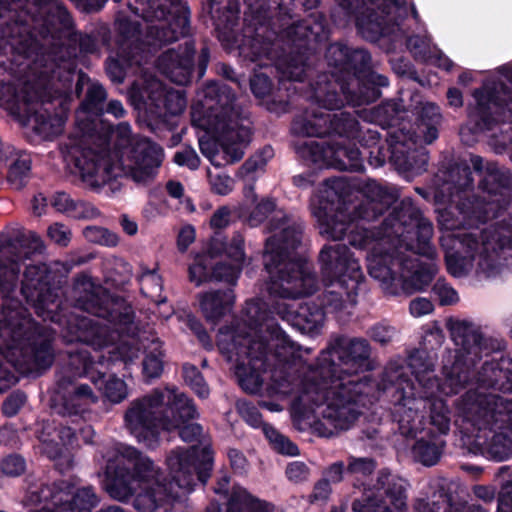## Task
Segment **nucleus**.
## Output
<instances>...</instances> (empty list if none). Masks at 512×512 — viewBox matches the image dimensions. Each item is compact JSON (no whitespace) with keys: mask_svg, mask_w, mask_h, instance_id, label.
Listing matches in <instances>:
<instances>
[{"mask_svg":"<svg viewBox=\"0 0 512 512\" xmlns=\"http://www.w3.org/2000/svg\"><path fill=\"white\" fill-rule=\"evenodd\" d=\"M320 352H371V345L366 338L350 337L342 333H332L327 345Z\"/></svg>","mask_w":512,"mask_h":512,"instance_id":"8fccbe9b","label":"nucleus"},{"mask_svg":"<svg viewBox=\"0 0 512 512\" xmlns=\"http://www.w3.org/2000/svg\"><path fill=\"white\" fill-rule=\"evenodd\" d=\"M131 10L145 21L150 45L161 46L189 34L190 12L182 0H135Z\"/></svg>","mask_w":512,"mask_h":512,"instance_id":"2eb2a0df","label":"nucleus"},{"mask_svg":"<svg viewBox=\"0 0 512 512\" xmlns=\"http://www.w3.org/2000/svg\"><path fill=\"white\" fill-rule=\"evenodd\" d=\"M441 113L437 105L427 103L417 116L416 129L398 128L387 132L389 152L387 161L399 172L422 174L427 170L429 155L425 147L418 145L422 136L425 144H431L439 136Z\"/></svg>","mask_w":512,"mask_h":512,"instance_id":"f8f14e48","label":"nucleus"},{"mask_svg":"<svg viewBox=\"0 0 512 512\" xmlns=\"http://www.w3.org/2000/svg\"><path fill=\"white\" fill-rule=\"evenodd\" d=\"M241 268L239 265L218 263L212 268V279L215 282H224L235 286L240 276Z\"/></svg>","mask_w":512,"mask_h":512,"instance_id":"774afa93","label":"nucleus"},{"mask_svg":"<svg viewBox=\"0 0 512 512\" xmlns=\"http://www.w3.org/2000/svg\"><path fill=\"white\" fill-rule=\"evenodd\" d=\"M367 335L373 342L384 348L394 340L397 330L385 322H378L368 329Z\"/></svg>","mask_w":512,"mask_h":512,"instance_id":"338daca9","label":"nucleus"},{"mask_svg":"<svg viewBox=\"0 0 512 512\" xmlns=\"http://www.w3.org/2000/svg\"><path fill=\"white\" fill-rule=\"evenodd\" d=\"M356 138H358V144L362 148V157L363 159L367 158L369 165L378 168L387 162L389 142L387 138L382 141L378 131L371 129L365 132L360 131Z\"/></svg>","mask_w":512,"mask_h":512,"instance_id":"37998d69","label":"nucleus"},{"mask_svg":"<svg viewBox=\"0 0 512 512\" xmlns=\"http://www.w3.org/2000/svg\"><path fill=\"white\" fill-rule=\"evenodd\" d=\"M134 57L120 53L117 57H109L106 63V72L111 81L122 83L125 79L126 68L138 64Z\"/></svg>","mask_w":512,"mask_h":512,"instance_id":"bf43d9fd","label":"nucleus"},{"mask_svg":"<svg viewBox=\"0 0 512 512\" xmlns=\"http://www.w3.org/2000/svg\"><path fill=\"white\" fill-rule=\"evenodd\" d=\"M74 65L71 60L61 59V65L41 91L35 92L32 109L22 114L27 125L31 126L44 139L51 138L62 132L64 119L58 114H52L47 107L56 96L66 94L74 79Z\"/></svg>","mask_w":512,"mask_h":512,"instance_id":"6ab92c4d","label":"nucleus"},{"mask_svg":"<svg viewBox=\"0 0 512 512\" xmlns=\"http://www.w3.org/2000/svg\"><path fill=\"white\" fill-rule=\"evenodd\" d=\"M353 140L329 141L327 149L329 168L350 172H362L364 170L362 152Z\"/></svg>","mask_w":512,"mask_h":512,"instance_id":"58836bf2","label":"nucleus"},{"mask_svg":"<svg viewBox=\"0 0 512 512\" xmlns=\"http://www.w3.org/2000/svg\"><path fill=\"white\" fill-rule=\"evenodd\" d=\"M326 313L323 307L314 301L299 305L294 315V325L305 333H318L324 325Z\"/></svg>","mask_w":512,"mask_h":512,"instance_id":"a18cd8bd","label":"nucleus"},{"mask_svg":"<svg viewBox=\"0 0 512 512\" xmlns=\"http://www.w3.org/2000/svg\"><path fill=\"white\" fill-rule=\"evenodd\" d=\"M100 499L92 486L75 488L68 480L31 485L23 500L30 512H91Z\"/></svg>","mask_w":512,"mask_h":512,"instance_id":"4468645a","label":"nucleus"},{"mask_svg":"<svg viewBox=\"0 0 512 512\" xmlns=\"http://www.w3.org/2000/svg\"><path fill=\"white\" fill-rule=\"evenodd\" d=\"M84 86H87L85 97L77 111V123L84 135H90L93 128H90L85 121L90 116H101L104 114V101L107 97L104 87L99 83H92L84 73L78 74L75 92L80 96Z\"/></svg>","mask_w":512,"mask_h":512,"instance_id":"473e14b6","label":"nucleus"},{"mask_svg":"<svg viewBox=\"0 0 512 512\" xmlns=\"http://www.w3.org/2000/svg\"><path fill=\"white\" fill-rule=\"evenodd\" d=\"M244 3L247 7L244 26L237 35L233 32L239 14L237 0H209V13L223 45L237 50L239 56L253 63L256 60V0H244Z\"/></svg>","mask_w":512,"mask_h":512,"instance_id":"dca6fc26","label":"nucleus"},{"mask_svg":"<svg viewBox=\"0 0 512 512\" xmlns=\"http://www.w3.org/2000/svg\"><path fill=\"white\" fill-rule=\"evenodd\" d=\"M242 170L245 171L246 184L243 189V199L237 207V212L239 218L248 220L252 224L253 214L256 210V192L253 177V173L256 170V162L247 161L243 165Z\"/></svg>","mask_w":512,"mask_h":512,"instance_id":"de8ad7c7","label":"nucleus"},{"mask_svg":"<svg viewBox=\"0 0 512 512\" xmlns=\"http://www.w3.org/2000/svg\"><path fill=\"white\" fill-rule=\"evenodd\" d=\"M197 299L203 316L214 325L230 314L236 303V295L232 288L201 292Z\"/></svg>","mask_w":512,"mask_h":512,"instance_id":"e433bc0d","label":"nucleus"},{"mask_svg":"<svg viewBox=\"0 0 512 512\" xmlns=\"http://www.w3.org/2000/svg\"><path fill=\"white\" fill-rule=\"evenodd\" d=\"M172 481L166 483L161 469L135 447L119 444L106 463V491L115 500L128 502L139 512L179 500L193 490L196 482L205 484L213 467L209 446L173 449L166 459Z\"/></svg>","mask_w":512,"mask_h":512,"instance_id":"20e7f679","label":"nucleus"},{"mask_svg":"<svg viewBox=\"0 0 512 512\" xmlns=\"http://www.w3.org/2000/svg\"><path fill=\"white\" fill-rule=\"evenodd\" d=\"M189 280L199 287L204 283L213 282L212 270H209L206 256H198L188 269Z\"/></svg>","mask_w":512,"mask_h":512,"instance_id":"69168bd1","label":"nucleus"},{"mask_svg":"<svg viewBox=\"0 0 512 512\" xmlns=\"http://www.w3.org/2000/svg\"><path fill=\"white\" fill-rule=\"evenodd\" d=\"M177 430L180 438L185 442L197 440L202 433L201 425L192 421H178L168 416L164 431Z\"/></svg>","mask_w":512,"mask_h":512,"instance_id":"e2e57ef3","label":"nucleus"},{"mask_svg":"<svg viewBox=\"0 0 512 512\" xmlns=\"http://www.w3.org/2000/svg\"><path fill=\"white\" fill-rule=\"evenodd\" d=\"M311 98L317 104V108L305 110L293 120L292 128L296 133L318 138L335 135L341 140L355 139L358 136L360 123L353 114L346 111L333 114L324 112L321 110L324 107L312 96Z\"/></svg>","mask_w":512,"mask_h":512,"instance_id":"4be33fe9","label":"nucleus"},{"mask_svg":"<svg viewBox=\"0 0 512 512\" xmlns=\"http://www.w3.org/2000/svg\"><path fill=\"white\" fill-rule=\"evenodd\" d=\"M302 352L281 328L279 323L258 320V352Z\"/></svg>","mask_w":512,"mask_h":512,"instance_id":"ea45409f","label":"nucleus"},{"mask_svg":"<svg viewBox=\"0 0 512 512\" xmlns=\"http://www.w3.org/2000/svg\"><path fill=\"white\" fill-rule=\"evenodd\" d=\"M54 354H0V393L18 381V374L39 377L51 368Z\"/></svg>","mask_w":512,"mask_h":512,"instance_id":"cd10ccee","label":"nucleus"},{"mask_svg":"<svg viewBox=\"0 0 512 512\" xmlns=\"http://www.w3.org/2000/svg\"><path fill=\"white\" fill-rule=\"evenodd\" d=\"M489 237L486 232H464L461 234L448 233L440 237V246L444 251L447 271L454 277L466 273V266L477 256H483L489 251Z\"/></svg>","mask_w":512,"mask_h":512,"instance_id":"a878e982","label":"nucleus"},{"mask_svg":"<svg viewBox=\"0 0 512 512\" xmlns=\"http://www.w3.org/2000/svg\"><path fill=\"white\" fill-rule=\"evenodd\" d=\"M48 352V338L43 339L26 310L19 307L9 310L0 321V352L19 349L22 352Z\"/></svg>","mask_w":512,"mask_h":512,"instance_id":"393cba45","label":"nucleus"},{"mask_svg":"<svg viewBox=\"0 0 512 512\" xmlns=\"http://www.w3.org/2000/svg\"><path fill=\"white\" fill-rule=\"evenodd\" d=\"M41 52L42 44L33 36L27 21L10 23L0 18V76L7 71L5 59L9 56L11 63L26 67Z\"/></svg>","mask_w":512,"mask_h":512,"instance_id":"b1692460","label":"nucleus"},{"mask_svg":"<svg viewBox=\"0 0 512 512\" xmlns=\"http://www.w3.org/2000/svg\"><path fill=\"white\" fill-rule=\"evenodd\" d=\"M362 200L351 206L352 189L342 177L327 178L314 209L320 233L332 240L347 239L365 250L369 275L385 294L409 296L424 290L437 269L401 249L428 259L435 257L432 222L423 216L411 197L399 200V191L376 180L361 187Z\"/></svg>","mask_w":512,"mask_h":512,"instance_id":"f257e3e1","label":"nucleus"},{"mask_svg":"<svg viewBox=\"0 0 512 512\" xmlns=\"http://www.w3.org/2000/svg\"><path fill=\"white\" fill-rule=\"evenodd\" d=\"M415 512H489L480 504H468L450 485L440 486L431 501L419 499Z\"/></svg>","mask_w":512,"mask_h":512,"instance_id":"f704fd0d","label":"nucleus"},{"mask_svg":"<svg viewBox=\"0 0 512 512\" xmlns=\"http://www.w3.org/2000/svg\"><path fill=\"white\" fill-rule=\"evenodd\" d=\"M164 413L178 421H192L199 413L194 401L177 388L166 387L162 390Z\"/></svg>","mask_w":512,"mask_h":512,"instance_id":"a19ab883","label":"nucleus"},{"mask_svg":"<svg viewBox=\"0 0 512 512\" xmlns=\"http://www.w3.org/2000/svg\"><path fill=\"white\" fill-rule=\"evenodd\" d=\"M101 354H66L55 372L51 389V407L55 414L84 420L91 412L99 396L88 384L80 379L87 377L94 385L107 374L110 361Z\"/></svg>","mask_w":512,"mask_h":512,"instance_id":"9d476101","label":"nucleus"},{"mask_svg":"<svg viewBox=\"0 0 512 512\" xmlns=\"http://www.w3.org/2000/svg\"><path fill=\"white\" fill-rule=\"evenodd\" d=\"M194 53V43L186 41L185 47L179 46L178 49H168L161 54L157 60V65L172 81L183 84L191 74Z\"/></svg>","mask_w":512,"mask_h":512,"instance_id":"c9c22d12","label":"nucleus"},{"mask_svg":"<svg viewBox=\"0 0 512 512\" xmlns=\"http://www.w3.org/2000/svg\"><path fill=\"white\" fill-rule=\"evenodd\" d=\"M403 112L402 104L396 100L383 101L374 109L376 118L389 127H394L398 123Z\"/></svg>","mask_w":512,"mask_h":512,"instance_id":"680f3d73","label":"nucleus"},{"mask_svg":"<svg viewBox=\"0 0 512 512\" xmlns=\"http://www.w3.org/2000/svg\"><path fill=\"white\" fill-rule=\"evenodd\" d=\"M332 355L319 354L303 376L290 363L271 371V389L276 394L299 392L291 403L294 420L310 419L316 408L326 404L333 417L354 422L360 414L354 406L366 407L375 399V380L360 375L371 370L370 354H337L339 363Z\"/></svg>","mask_w":512,"mask_h":512,"instance_id":"7ed1b4c3","label":"nucleus"},{"mask_svg":"<svg viewBox=\"0 0 512 512\" xmlns=\"http://www.w3.org/2000/svg\"><path fill=\"white\" fill-rule=\"evenodd\" d=\"M182 377L186 385H188L199 398L207 399L209 397V386L195 365L184 363L182 366Z\"/></svg>","mask_w":512,"mask_h":512,"instance_id":"13d9d810","label":"nucleus"},{"mask_svg":"<svg viewBox=\"0 0 512 512\" xmlns=\"http://www.w3.org/2000/svg\"><path fill=\"white\" fill-rule=\"evenodd\" d=\"M51 272L47 264H30L25 268L21 286L22 295L41 317L58 308L59 289L50 284Z\"/></svg>","mask_w":512,"mask_h":512,"instance_id":"bb28decb","label":"nucleus"},{"mask_svg":"<svg viewBox=\"0 0 512 512\" xmlns=\"http://www.w3.org/2000/svg\"><path fill=\"white\" fill-rule=\"evenodd\" d=\"M447 328L456 346L454 352H504L506 341L500 337L487 336L481 328L467 320H453L447 322Z\"/></svg>","mask_w":512,"mask_h":512,"instance_id":"c756f323","label":"nucleus"},{"mask_svg":"<svg viewBox=\"0 0 512 512\" xmlns=\"http://www.w3.org/2000/svg\"><path fill=\"white\" fill-rule=\"evenodd\" d=\"M443 184L435 191L436 203H453L459 200L457 209L464 216H469L473 211L472 203L462 201V194L473 189L474 179L470 165L465 162H456L443 171Z\"/></svg>","mask_w":512,"mask_h":512,"instance_id":"c85d7f7f","label":"nucleus"},{"mask_svg":"<svg viewBox=\"0 0 512 512\" xmlns=\"http://www.w3.org/2000/svg\"><path fill=\"white\" fill-rule=\"evenodd\" d=\"M319 263L324 285L338 288L326 290L319 299L325 313L341 311L346 301L355 305L365 276L349 247L341 243L325 245L319 253Z\"/></svg>","mask_w":512,"mask_h":512,"instance_id":"ddd939ff","label":"nucleus"},{"mask_svg":"<svg viewBox=\"0 0 512 512\" xmlns=\"http://www.w3.org/2000/svg\"><path fill=\"white\" fill-rule=\"evenodd\" d=\"M511 86L501 83L483 86L473 91L475 104L467 107V121L460 128L462 138L494 130L504 121L506 114L512 116V68L506 75Z\"/></svg>","mask_w":512,"mask_h":512,"instance_id":"f3484780","label":"nucleus"},{"mask_svg":"<svg viewBox=\"0 0 512 512\" xmlns=\"http://www.w3.org/2000/svg\"><path fill=\"white\" fill-rule=\"evenodd\" d=\"M38 438L41 442V451L48 458L56 460L64 455L67 446L75 442L76 429L62 424L57 427L54 422L45 421L38 431Z\"/></svg>","mask_w":512,"mask_h":512,"instance_id":"4c0bfd02","label":"nucleus"},{"mask_svg":"<svg viewBox=\"0 0 512 512\" xmlns=\"http://www.w3.org/2000/svg\"><path fill=\"white\" fill-rule=\"evenodd\" d=\"M163 156L162 148L145 138L136 140L131 148L112 152L106 137L99 144H92L89 137L71 145L65 159L87 187L98 189L122 176L138 184L151 182Z\"/></svg>","mask_w":512,"mask_h":512,"instance_id":"6e6552de","label":"nucleus"},{"mask_svg":"<svg viewBox=\"0 0 512 512\" xmlns=\"http://www.w3.org/2000/svg\"><path fill=\"white\" fill-rule=\"evenodd\" d=\"M319 4L320 0H258V28L267 26L275 39L287 46L276 63L279 84L309 80L312 97L328 110L341 109L345 103L356 107L376 102L389 79L373 70L367 49L350 47L342 41L330 43L325 59L335 71L318 72L312 78L310 56L329 38L326 17L317 12L290 22L299 11L309 12Z\"/></svg>","mask_w":512,"mask_h":512,"instance_id":"f03ea898","label":"nucleus"},{"mask_svg":"<svg viewBox=\"0 0 512 512\" xmlns=\"http://www.w3.org/2000/svg\"><path fill=\"white\" fill-rule=\"evenodd\" d=\"M168 416L164 413L162 390L133 400L124 414L126 429L138 443L154 449L159 445Z\"/></svg>","mask_w":512,"mask_h":512,"instance_id":"aec40b11","label":"nucleus"},{"mask_svg":"<svg viewBox=\"0 0 512 512\" xmlns=\"http://www.w3.org/2000/svg\"><path fill=\"white\" fill-rule=\"evenodd\" d=\"M272 81L271 79L263 72H258V107L263 106L265 104L266 110L277 115L282 113H286L289 109V101L288 100H267L265 101V96L272 89Z\"/></svg>","mask_w":512,"mask_h":512,"instance_id":"4d7b16f0","label":"nucleus"},{"mask_svg":"<svg viewBox=\"0 0 512 512\" xmlns=\"http://www.w3.org/2000/svg\"><path fill=\"white\" fill-rule=\"evenodd\" d=\"M478 189L490 196L510 194L512 191L511 171L499 167L497 163H487L483 178L478 183Z\"/></svg>","mask_w":512,"mask_h":512,"instance_id":"79ce46f5","label":"nucleus"},{"mask_svg":"<svg viewBox=\"0 0 512 512\" xmlns=\"http://www.w3.org/2000/svg\"><path fill=\"white\" fill-rule=\"evenodd\" d=\"M347 16L355 18L358 33L367 41L377 42L381 37L390 34L396 26H392L387 16L370 4L355 11L344 10Z\"/></svg>","mask_w":512,"mask_h":512,"instance_id":"72a5a7b5","label":"nucleus"},{"mask_svg":"<svg viewBox=\"0 0 512 512\" xmlns=\"http://www.w3.org/2000/svg\"><path fill=\"white\" fill-rule=\"evenodd\" d=\"M234 373L239 386L249 394L256 393V368L253 354H235Z\"/></svg>","mask_w":512,"mask_h":512,"instance_id":"3c124183","label":"nucleus"},{"mask_svg":"<svg viewBox=\"0 0 512 512\" xmlns=\"http://www.w3.org/2000/svg\"><path fill=\"white\" fill-rule=\"evenodd\" d=\"M375 389L382 391L394 405L392 417L400 435L406 440H415L411 447L414 461L426 467L436 465L446 446L442 436L450 431L451 410L448 405L443 400L431 404L429 427L426 428V416L420 409L423 400L416 398L415 383L402 366H387L381 381H375Z\"/></svg>","mask_w":512,"mask_h":512,"instance_id":"0eeeda50","label":"nucleus"},{"mask_svg":"<svg viewBox=\"0 0 512 512\" xmlns=\"http://www.w3.org/2000/svg\"><path fill=\"white\" fill-rule=\"evenodd\" d=\"M258 427H261L265 438L274 451L287 456L299 455L300 452L298 446L288 437L281 434L272 425L265 422L260 423L258 421Z\"/></svg>","mask_w":512,"mask_h":512,"instance_id":"5fc2aeb1","label":"nucleus"},{"mask_svg":"<svg viewBox=\"0 0 512 512\" xmlns=\"http://www.w3.org/2000/svg\"><path fill=\"white\" fill-rule=\"evenodd\" d=\"M61 56L56 52H41L20 69L25 72V80L14 83H0V104L12 114L21 117L31 110L35 92L41 91L56 70L61 65Z\"/></svg>","mask_w":512,"mask_h":512,"instance_id":"a211bd4d","label":"nucleus"},{"mask_svg":"<svg viewBox=\"0 0 512 512\" xmlns=\"http://www.w3.org/2000/svg\"><path fill=\"white\" fill-rule=\"evenodd\" d=\"M75 306L87 313L102 318L118 328L111 330L92 319L80 320V329L85 334L80 339L99 348L122 344L134 352H158L162 343L157 335L147 329H139L134 323V311L130 304L119 297H112L101 286H95L88 276H79L73 286Z\"/></svg>","mask_w":512,"mask_h":512,"instance_id":"1a4fd4ad","label":"nucleus"},{"mask_svg":"<svg viewBox=\"0 0 512 512\" xmlns=\"http://www.w3.org/2000/svg\"><path fill=\"white\" fill-rule=\"evenodd\" d=\"M14 2H26L31 3L39 12L45 13L48 15L47 19H39L35 15L25 14L24 16L19 15L17 18H13L12 16L3 17L7 22L13 23L14 21L25 22L27 21L30 24L31 31L33 36L37 38L35 31L39 29V34L44 35L49 32L48 26L54 25L55 22H59L63 27L68 28L72 19L70 13L66 9V7L59 0H13Z\"/></svg>","mask_w":512,"mask_h":512,"instance_id":"2f4dec72","label":"nucleus"},{"mask_svg":"<svg viewBox=\"0 0 512 512\" xmlns=\"http://www.w3.org/2000/svg\"><path fill=\"white\" fill-rule=\"evenodd\" d=\"M255 327L256 301L251 298L245 302L240 320L235 319L230 325H225L218 330L216 341L220 352H232L240 348L250 349Z\"/></svg>","mask_w":512,"mask_h":512,"instance_id":"7c9ffc66","label":"nucleus"},{"mask_svg":"<svg viewBox=\"0 0 512 512\" xmlns=\"http://www.w3.org/2000/svg\"><path fill=\"white\" fill-rule=\"evenodd\" d=\"M227 512H256V505L247 491L237 486L228 496Z\"/></svg>","mask_w":512,"mask_h":512,"instance_id":"052dcab7","label":"nucleus"},{"mask_svg":"<svg viewBox=\"0 0 512 512\" xmlns=\"http://www.w3.org/2000/svg\"><path fill=\"white\" fill-rule=\"evenodd\" d=\"M273 216L265 232L272 233L264 244L263 264L269 275V294L284 299H298L317 291V276L307 259L297 253L302 244L304 225L283 210H277L274 198L258 201V224Z\"/></svg>","mask_w":512,"mask_h":512,"instance_id":"423d86ee","label":"nucleus"},{"mask_svg":"<svg viewBox=\"0 0 512 512\" xmlns=\"http://www.w3.org/2000/svg\"><path fill=\"white\" fill-rule=\"evenodd\" d=\"M328 145L329 141L304 140L295 145V152L307 166L318 169L329 168Z\"/></svg>","mask_w":512,"mask_h":512,"instance_id":"49530a36","label":"nucleus"},{"mask_svg":"<svg viewBox=\"0 0 512 512\" xmlns=\"http://www.w3.org/2000/svg\"><path fill=\"white\" fill-rule=\"evenodd\" d=\"M51 205L58 211L76 219H93L99 216V211L92 204L72 198L66 192H56Z\"/></svg>","mask_w":512,"mask_h":512,"instance_id":"c03bdc74","label":"nucleus"},{"mask_svg":"<svg viewBox=\"0 0 512 512\" xmlns=\"http://www.w3.org/2000/svg\"><path fill=\"white\" fill-rule=\"evenodd\" d=\"M84 237L91 243L107 247H115L119 243L117 233L100 226H88L83 230Z\"/></svg>","mask_w":512,"mask_h":512,"instance_id":"0e129e2a","label":"nucleus"},{"mask_svg":"<svg viewBox=\"0 0 512 512\" xmlns=\"http://www.w3.org/2000/svg\"><path fill=\"white\" fill-rule=\"evenodd\" d=\"M6 161H10L7 180L15 189L23 188L31 173V157L24 152H17Z\"/></svg>","mask_w":512,"mask_h":512,"instance_id":"09e8293b","label":"nucleus"},{"mask_svg":"<svg viewBox=\"0 0 512 512\" xmlns=\"http://www.w3.org/2000/svg\"><path fill=\"white\" fill-rule=\"evenodd\" d=\"M45 244L34 231L24 230L17 233L13 240L0 242V290L4 297L15 290L18 283L20 264L32 254H41Z\"/></svg>","mask_w":512,"mask_h":512,"instance_id":"5701e85b","label":"nucleus"},{"mask_svg":"<svg viewBox=\"0 0 512 512\" xmlns=\"http://www.w3.org/2000/svg\"><path fill=\"white\" fill-rule=\"evenodd\" d=\"M377 467L373 458L347 459L346 477H352L363 487L364 493L360 499L352 503L354 512H406L408 509V482L401 477L391 474L388 469H382L377 474L374 484L370 485L365 479L371 476Z\"/></svg>","mask_w":512,"mask_h":512,"instance_id":"9b49d317","label":"nucleus"},{"mask_svg":"<svg viewBox=\"0 0 512 512\" xmlns=\"http://www.w3.org/2000/svg\"><path fill=\"white\" fill-rule=\"evenodd\" d=\"M140 283V289L143 295L150 298L155 303H161L165 301L162 297V278L157 274L155 269H148L147 267H141V273L138 276Z\"/></svg>","mask_w":512,"mask_h":512,"instance_id":"6e6d98bb","label":"nucleus"},{"mask_svg":"<svg viewBox=\"0 0 512 512\" xmlns=\"http://www.w3.org/2000/svg\"><path fill=\"white\" fill-rule=\"evenodd\" d=\"M368 4L377 8L398 29L409 16V5L406 0H368Z\"/></svg>","mask_w":512,"mask_h":512,"instance_id":"864d4df0","label":"nucleus"},{"mask_svg":"<svg viewBox=\"0 0 512 512\" xmlns=\"http://www.w3.org/2000/svg\"><path fill=\"white\" fill-rule=\"evenodd\" d=\"M476 388L462 396L467 417L469 450L488 459L505 461L512 456V399L496 393H512V358L485 361L476 375Z\"/></svg>","mask_w":512,"mask_h":512,"instance_id":"39448f33","label":"nucleus"},{"mask_svg":"<svg viewBox=\"0 0 512 512\" xmlns=\"http://www.w3.org/2000/svg\"><path fill=\"white\" fill-rule=\"evenodd\" d=\"M469 354H454L451 366H443V374L451 386L464 388L472 376V365L467 363Z\"/></svg>","mask_w":512,"mask_h":512,"instance_id":"603ef678","label":"nucleus"},{"mask_svg":"<svg viewBox=\"0 0 512 512\" xmlns=\"http://www.w3.org/2000/svg\"><path fill=\"white\" fill-rule=\"evenodd\" d=\"M130 98L138 109H144L153 118H166L182 113L186 99L175 90H168L153 75L144 73L130 88Z\"/></svg>","mask_w":512,"mask_h":512,"instance_id":"412c9836","label":"nucleus"}]
</instances>
